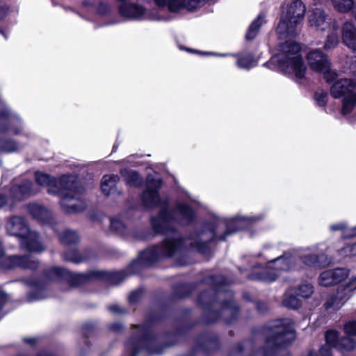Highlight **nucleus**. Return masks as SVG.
Masks as SVG:
<instances>
[{"label": "nucleus", "mask_w": 356, "mask_h": 356, "mask_svg": "<svg viewBox=\"0 0 356 356\" xmlns=\"http://www.w3.org/2000/svg\"><path fill=\"white\" fill-rule=\"evenodd\" d=\"M161 187L160 177L149 175L147 177L146 190L142 194L141 198L147 208L161 207L158 216L151 219L152 227L155 232L163 234H172V236L166 237L159 246H152L141 252L138 259L131 264V268L136 266H149L162 257L177 255L187 246L206 254L209 251V243L215 238L220 229H226L225 234L220 236V240L224 241L228 235L244 229L261 218V216H241L229 220L216 218L211 225H205L195 236L184 240L175 229L173 223H191L195 218V212L186 203L180 202H177L172 211H168L169 200L167 198H161L158 194Z\"/></svg>", "instance_id": "f257e3e1"}, {"label": "nucleus", "mask_w": 356, "mask_h": 356, "mask_svg": "<svg viewBox=\"0 0 356 356\" xmlns=\"http://www.w3.org/2000/svg\"><path fill=\"white\" fill-rule=\"evenodd\" d=\"M300 45L288 40L280 46L279 52L273 56L270 63L277 69L288 74L293 75L297 82H300L306 74L307 67L300 54Z\"/></svg>", "instance_id": "f03ea898"}, {"label": "nucleus", "mask_w": 356, "mask_h": 356, "mask_svg": "<svg viewBox=\"0 0 356 356\" xmlns=\"http://www.w3.org/2000/svg\"><path fill=\"white\" fill-rule=\"evenodd\" d=\"M6 229L10 235L20 238V245L23 250L33 252H41L45 250L38 234L30 230L26 221L22 217L15 216L10 218L6 222Z\"/></svg>", "instance_id": "7ed1b4c3"}, {"label": "nucleus", "mask_w": 356, "mask_h": 356, "mask_svg": "<svg viewBox=\"0 0 356 356\" xmlns=\"http://www.w3.org/2000/svg\"><path fill=\"white\" fill-rule=\"evenodd\" d=\"M60 184L61 188L56 195L60 198L62 209L68 213L83 211L86 204L80 197L76 178L72 175H65L60 180Z\"/></svg>", "instance_id": "20e7f679"}, {"label": "nucleus", "mask_w": 356, "mask_h": 356, "mask_svg": "<svg viewBox=\"0 0 356 356\" xmlns=\"http://www.w3.org/2000/svg\"><path fill=\"white\" fill-rule=\"evenodd\" d=\"M306 8L300 0H295L283 13L277 28L280 37L286 38L297 34V26L303 19Z\"/></svg>", "instance_id": "39448f33"}, {"label": "nucleus", "mask_w": 356, "mask_h": 356, "mask_svg": "<svg viewBox=\"0 0 356 356\" xmlns=\"http://www.w3.org/2000/svg\"><path fill=\"white\" fill-rule=\"evenodd\" d=\"M268 335L266 345L269 347H282L290 343L295 339L292 320H277L266 327Z\"/></svg>", "instance_id": "423d86ee"}, {"label": "nucleus", "mask_w": 356, "mask_h": 356, "mask_svg": "<svg viewBox=\"0 0 356 356\" xmlns=\"http://www.w3.org/2000/svg\"><path fill=\"white\" fill-rule=\"evenodd\" d=\"M296 268V257L291 252L274 259H270L266 264V270L259 275V278L264 282L275 281L283 271Z\"/></svg>", "instance_id": "0eeeda50"}, {"label": "nucleus", "mask_w": 356, "mask_h": 356, "mask_svg": "<svg viewBox=\"0 0 356 356\" xmlns=\"http://www.w3.org/2000/svg\"><path fill=\"white\" fill-rule=\"evenodd\" d=\"M120 15L131 20H143L151 19L154 20H166L168 18L159 14H150L146 12V9L138 3H121L118 8Z\"/></svg>", "instance_id": "6e6552de"}, {"label": "nucleus", "mask_w": 356, "mask_h": 356, "mask_svg": "<svg viewBox=\"0 0 356 356\" xmlns=\"http://www.w3.org/2000/svg\"><path fill=\"white\" fill-rule=\"evenodd\" d=\"M356 290V276L351 278L346 285L338 287L336 295L328 298L324 304L326 310H338L350 298Z\"/></svg>", "instance_id": "1a4fd4ad"}, {"label": "nucleus", "mask_w": 356, "mask_h": 356, "mask_svg": "<svg viewBox=\"0 0 356 356\" xmlns=\"http://www.w3.org/2000/svg\"><path fill=\"white\" fill-rule=\"evenodd\" d=\"M309 25L316 32L325 34L330 32L334 24H337L326 12L321 8H316L311 10L308 16Z\"/></svg>", "instance_id": "9d476101"}, {"label": "nucleus", "mask_w": 356, "mask_h": 356, "mask_svg": "<svg viewBox=\"0 0 356 356\" xmlns=\"http://www.w3.org/2000/svg\"><path fill=\"white\" fill-rule=\"evenodd\" d=\"M100 276L99 273L92 272L90 275L78 273L72 274L70 272L60 267H53L45 272L44 277L47 281L56 280L62 278L72 277V284L80 285L92 277Z\"/></svg>", "instance_id": "9b49d317"}, {"label": "nucleus", "mask_w": 356, "mask_h": 356, "mask_svg": "<svg viewBox=\"0 0 356 356\" xmlns=\"http://www.w3.org/2000/svg\"><path fill=\"white\" fill-rule=\"evenodd\" d=\"M0 266L5 269L21 268L33 270L38 267L39 262L31 255H14L2 258L0 260Z\"/></svg>", "instance_id": "f8f14e48"}, {"label": "nucleus", "mask_w": 356, "mask_h": 356, "mask_svg": "<svg viewBox=\"0 0 356 356\" xmlns=\"http://www.w3.org/2000/svg\"><path fill=\"white\" fill-rule=\"evenodd\" d=\"M23 127L19 120L10 118V111L0 99V132L14 135L20 134Z\"/></svg>", "instance_id": "ddd939ff"}, {"label": "nucleus", "mask_w": 356, "mask_h": 356, "mask_svg": "<svg viewBox=\"0 0 356 356\" xmlns=\"http://www.w3.org/2000/svg\"><path fill=\"white\" fill-rule=\"evenodd\" d=\"M154 2L160 9L166 7L171 12L178 11L181 8L193 11L204 3V0H154Z\"/></svg>", "instance_id": "4468645a"}, {"label": "nucleus", "mask_w": 356, "mask_h": 356, "mask_svg": "<svg viewBox=\"0 0 356 356\" xmlns=\"http://www.w3.org/2000/svg\"><path fill=\"white\" fill-rule=\"evenodd\" d=\"M307 60L311 69L316 72H323L330 66L327 56L319 49L310 51L307 54Z\"/></svg>", "instance_id": "2eb2a0df"}, {"label": "nucleus", "mask_w": 356, "mask_h": 356, "mask_svg": "<svg viewBox=\"0 0 356 356\" xmlns=\"http://www.w3.org/2000/svg\"><path fill=\"white\" fill-rule=\"evenodd\" d=\"M355 86V83L352 79H341L332 84L330 88V94L335 99L344 97L346 95L354 92Z\"/></svg>", "instance_id": "dca6fc26"}, {"label": "nucleus", "mask_w": 356, "mask_h": 356, "mask_svg": "<svg viewBox=\"0 0 356 356\" xmlns=\"http://www.w3.org/2000/svg\"><path fill=\"white\" fill-rule=\"evenodd\" d=\"M35 177L36 182L40 186L47 188V192L49 194L56 195L61 188L60 180L63 176L58 179H56L47 173L36 172Z\"/></svg>", "instance_id": "f3484780"}, {"label": "nucleus", "mask_w": 356, "mask_h": 356, "mask_svg": "<svg viewBox=\"0 0 356 356\" xmlns=\"http://www.w3.org/2000/svg\"><path fill=\"white\" fill-rule=\"evenodd\" d=\"M138 332L140 335L138 343L145 345V348L150 353H161V350L154 348V346L157 344V340L152 337L149 327L144 325H140L138 328Z\"/></svg>", "instance_id": "a211bd4d"}, {"label": "nucleus", "mask_w": 356, "mask_h": 356, "mask_svg": "<svg viewBox=\"0 0 356 356\" xmlns=\"http://www.w3.org/2000/svg\"><path fill=\"white\" fill-rule=\"evenodd\" d=\"M342 42L353 52L356 53V26L351 22H346L341 26Z\"/></svg>", "instance_id": "6ab92c4d"}, {"label": "nucleus", "mask_w": 356, "mask_h": 356, "mask_svg": "<svg viewBox=\"0 0 356 356\" xmlns=\"http://www.w3.org/2000/svg\"><path fill=\"white\" fill-rule=\"evenodd\" d=\"M96 13L104 19L103 25H113L121 22L120 19L115 14L113 7L108 3L99 2L96 7Z\"/></svg>", "instance_id": "aec40b11"}, {"label": "nucleus", "mask_w": 356, "mask_h": 356, "mask_svg": "<svg viewBox=\"0 0 356 356\" xmlns=\"http://www.w3.org/2000/svg\"><path fill=\"white\" fill-rule=\"evenodd\" d=\"M38 192L37 189L33 188V184L29 181H26L22 184H13L10 188L12 197L17 200H22Z\"/></svg>", "instance_id": "412c9836"}, {"label": "nucleus", "mask_w": 356, "mask_h": 356, "mask_svg": "<svg viewBox=\"0 0 356 356\" xmlns=\"http://www.w3.org/2000/svg\"><path fill=\"white\" fill-rule=\"evenodd\" d=\"M326 345L323 346L318 353H310L308 356H331V348H338L339 343V333L335 330H328L325 334Z\"/></svg>", "instance_id": "4be33fe9"}, {"label": "nucleus", "mask_w": 356, "mask_h": 356, "mask_svg": "<svg viewBox=\"0 0 356 356\" xmlns=\"http://www.w3.org/2000/svg\"><path fill=\"white\" fill-rule=\"evenodd\" d=\"M119 178L115 175H106L102 179L101 189L105 195H109L117 193L118 195L121 191L118 189L117 184Z\"/></svg>", "instance_id": "5701e85b"}, {"label": "nucleus", "mask_w": 356, "mask_h": 356, "mask_svg": "<svg viewBox=\"0 0 356 356\" xmlns=\"http://www.w3.org/2000/svg\"><path fill=\"white\" fill-rule=\"evenodd\" d=\"M27 284L34 290V291L30 292L28 294L29 301L42 300L46 297L44 291L47 286V282L29 280L27 281Z\"/></svg>", "instance_id": "b1692460"}, {"label": "nucleus", "mask_w": 356, "mask_h": 356, "mask_svg": "<svg viewBox=\"0 0 356 356\" xmlns=\"http://www.w3.org/2000/svg\"><path fill=\"white\" fill-rule=\"evenodd\" d=\"M334 8L341 13H355L356 3L355 0H331Z\"/></svg>", "instance_id": "393cba45"}, {"label": "nucleus", "mask_w": 356, "mask_h": 356, "mask_svg": "<svg viewBox=\"0 0 356 356\" xmlns=\"http://www.w3.org/2000/svg\"><path fill=\"white\" fill-rule=\"evenodd\" d=\"M338 24H334V26L330 29V32H326L327 34L326 40L324 44V49L325 50H330L336 47L339 44V35H338Z\"/></svg>", "instance_id": "a878e982"}, {"label": "nucleus", "mask_w": 356, "mask_h": 356, "mask_svg": "<svg viewBox=\"0 0 356 356\" xmlns=\"http://www.w3.org/2000/svg\"><path fill=\"white\" fill-rule=\"evenodd\" d=\"M28 209L33 218L42 222H45L47 220L49 212L44 207L37 204H30Z\"/></svg>", "instance_id": "bb28decb"}, {"label": "nucleus", "mask_w": 356, "mask_h": 356, "mask_svg": "<svg viewBox=\"0 0 356 356\" xmlns=\"http://www.w3.org/2000/svg\"><path fill=\"white\" fill-rule=\"evenodd\" d=\"M121 175L124 181L131 186H138L143 181L138 173L134 170L124 169L121 170Z\"/></svg>", "instance_id": "cd10ccee"}, {"label": "nucleus", "mask_w": 356, "mask_h": 356, "mask_svg": "<svg viewBox=\"0 0 356 356\" xmlns=\"http://www.w3.org/2000/svg\"><path fill=\"white\" fill-rule=\"evenodd\" d=\"M356 106V92L350 93L343 97L341 112L343 115L351 113Z\"/></svg>", "instance_id": "c85d7f7f"}, {"label": "nucleus", "mask_w": 356, "mask_h": 356, "mask_svg": "<svg viewBox=\"0 0 356 356\" xmlns=\"http://www.w3.org/2000/svg\"><path fill=\"white\" fill-rule=\"evenodd\" d=\"M256 65L257 62L251 54H245L238 56L236 65L241 69L248 70Z\"/></svg>", "instance_id": "c756f323"}, {"label": "nucleus", "mask_w": 356, "mask_h": 356, "mask_svg": "<svg viewBox=\"0 0 356 356\" xmlns=\"http://www.w3.org/2000/svg\"><path fill=\"white\" fill-rule=\"evenodd\" d=\"M264 18V15L259 14L258 17L252 22V24L249 26L247 33H246V38L248 40H252L256 37V35H257V33L259 32L260 27L261 26V25L263 24Z\"/></svg>", "instance_id": "7c9ffc66"}, {"label": "nucleus", "mask_w": 356, "mask_h": 356, "mask_svg": "<svg viewBox=\"0 0 356 356\" xmlns=\"http://www.w3.org/2000/svg\"><path fill=\"white\" fill-rule=\"evenodd\" d=\"M20 149V145L14 140L0 139V152L12 153Z\"/></svg>", "instance_id": "2f4dec72"}, {"label": "nucleus", "mask_w": 356, "mask_h": 356, "mask_svg": "<svg viewBox=\"0 0 356 356\" xmlns=\"http://www.w3.org/2000/svg\"><path fill=\"white\" fill-rule=\"evenodd\" d=\"M282 304L284 307L296 309L301 305L300 300L292 292L288 291L283 299Z\"/></svg>", "instance_id": "473e14b6"}, {"label": "nucleus", "mask_w": 356, "mask_h": 356, "mask_svg": "<svg viewBox=\"0 0 356 356\" xmlns=\"http://www.w3.org/2000/svg\"><path fill=\"white\" fill-rule=\"evenodd\" d=\"M59 238L60 242L65 245L76 244L79 240V236L77 233L72 230L63 232Z\"/></svg>", "instance_id": "72a5a7b5"}, {"label": "nucleus", "mask_w": 356, "mask_h": 356, "mask_svg": "<svg viewBox=\"0 0 356 356\" xmlns=\"http://www.w3.org/2000/svg\"><path fill=\"white\" fill-rule=\"evenodd\" d=\"M318 284L321 286H330L335 284L331 270L322 272L318 277Z\"/></svg>", "instance_id": "f704fd0d"}, {"label": "nucleus", "mask_w": 356, "mask_h": 356, "mask_svg": "<svg viewBox=\"0 0 356 356\" xmlns=\"http://www.w3.org/2000/svg\"><path fill=\"white\" fill-rule=\"evenodd\" d=\"M335 284L345 280L350 275V270L346 268H337L331 270Z\"/></svg>", "instance_id": "c9c22d12"}, {"label": "nucleus", "mask_w": 356, "mask_h": 356, "mask_svg": "<svg viewBox=\"0 0 356 356\" xmlns=\"http://www.w3.org/2000/svg\"><path fill=\"white\" fill-rule=\"evenodd\" d=\"M110 226L111 230L115 232L120 235L125 236L127 228L122 220L117 218H112L110 220Z\"/></svg>", "instance_id": "e433bc0d"}, {"label": "nucleus", "mask_w": 356, "mask_h": 356, "mask_svg": "<svg viewBox=\"0 0 356 356\" xmlns=\"http://www.w3.org/2000/svg\"><path fill=\"white\" fill-rule=\"evenodd\" d=\"M355 341L348 335L340 339L337 348L351 350L355 348Z\"/></svg>", "instance_id": "4c0bfd02"}, {"label": "nucleus", "mask_w": 356, "mask_h": 356, "mask_svg": "<svg viewBox=\"0 0 356 356\" xmlns=\"http://www.w3.org/2000/svg\"><path fill=\"white\" fill-rule=\"evenodd\" d=\"M323 255H320L319 257L315 254H307L300 257V259L302 263H304L306 266H320L319 264V259L322 257Z\"/></svg>", "instance_id": "58836bf2"}, {"label": "nucleus", "mask_w": 356, "mask_h": 356, "mask_svg": "<svg viewBox=\"0 0 356 356\" xmlns=\"http://www.w3.org/2000/svg\"><path fill=\"white\" fill-rule=\"evenodd\" d=\"M314 293V287L311 284H302L298 289V295L303 298H309Z\"/></svg>", "instance_id": "ea45409f"}, {"label": "nucleus", "mask_w": 356, "mask_h": 356, "mask_svg": "<svg viewBox=\"0 0 356 356\" xmlns=\"http://www.w3.org/2000/svg\"><path fill=\"white\" fill-rule=\"evenodd\" d=\"M66 261H72L73 263H80L83 261V258L81 256L78 251L73 250L72 251L66 252L63 255Z\"/></svg>", "instance_id": "a19ab883"}, {"label": "nucleus", "mask_w": 356, "mask_h": 356, "mask_svg": "<svg viewBox=\"0 0 356 356\" xmlns=\"http://www.w3.org/2000/svg\"><path fill=\"white\" fill-rule=\"evenodd\" d=\"M328 95L325 91H317L314 94V99L319 106H325L327 102Z\"/></svg>", "instance_id": "79ce46f5"}, {"label": "nucleus", "mask_w": 356, "mask_h": 356, "mask_svg": "<svg viewBox=\"0 0 356 356\" xmlns=\"http://www.w3.org/2000/svg\"><path fill=\"white\" fill-rule=\"evenodd\" d=\"M344 331L349 336L356 335V321H351L346 323L344 325Z\"/></svg>", "instance_id": "37998d69"}, {"label": "nucleus", "mask_w": 356, "mask_h": 356, "mask_svg": "<svg viewBox=\"0 0 356 356\" xmlns=\"http://www.w3.org/2000/svg\"><path fill=\"white\" fill-rule=\"evenodd\" d=\"M124 278L125 274L123 272H115L110 276V280L113 284H120Z\"/></svg>", "instance_id": "c03bdc74"}, {"label": "nucleus", "mask_w": 356, "mask_h": 356, "mask_svg": "<svg viewBox=\"0 0 356 356\" xmlns=\"http://www.w3.org/2000/svg\"><path fill=\"white\" fill-rule=\"evenodd\" d=\"M322 72L324 74V78L327 82H331L338 77V74L336 71L330 69V66L327 70H323Z\"/></svg>", "instance_id": "a18cd8bd"}, {"label": "nucleus", "mask_w": 356, "mask_h": 356, "mask_svg": "<svg viewBox=\"0 0 356 356\" xmlns=\"http://www.w3.org/2000/svg\"><path fill=\"white\" fill-rule=\"evenodd\" d=\"M345 256H354L356 254V243L350 245H347L341 250Z\"/></svg>", "instance_id": "49530a36"}, {"label": "nucleus", "mask_w": 356, "mask_h": 356, "mask_svg": "<svg viewBox=\"0 0 356 356\" xmlns=\"http://www.w3.org/2000/svg\"><path fill=\"white\" fill-rule=\"evenodd\" d=\"M94 3L92 0H83L81 4L83 11H88L93 7Z\"/></svg>", "instance_id": "de8ad7c7"}, {"label": "nucleus", "mask_w": 356, "mask_h": 356, "mask_svg": "<svg viewBox=\"0 0 356 356\" xmlns=\"http://www.w3.org/2000/svg\"><path fill=\"white\" fill-rule=\"evenodd\" d=\"M198 302L200 305H204V304L210 302V297L208 292L202 293L198 297Z\"/></svg>", "instance_id": "09e8293b"}, {"label": "nucleus", "mask_w": 356, "mask_h": 356, "mask_svg": "<svg viewBox=\"0 0 356 356\" xmlns=\"http://www.w3.org/2000/svg\"><path fill=\"white\" fill-rule=\"evenodd\" d=\"M8 300V296L3 291L0 290V316L2 314V309Z\"/></svg>", "instance_id": "8fccbe9b"}, {"label": "nucleus", "mask_w": 356, "mask_h": 356, "mask_svg": "<svg viewBox=\"0 0 356 356\" xmlns=\"http://www.w3.org/2000/svg\"><path fill=\"white\" fill-rule=\"evenodd\" d=\"M126 347L127 349H130V350L131 351V356H134V354L138 352L137 344L132 341L127 342Z\"/></svg>", "instance_id": "3c124183"}, {"label": "nucleus", "mask_w": 356, "mask_h": 356, "mask_svg": "<svg viewBox=\"0 0 356 356\" xmlns=\"http://www.w3.org/2000/svg\"><path fill=\"white\" fill-rule=\"evenodd\" d=\"M108 309L113 313L123 314L125 312V310L120 308L118 305H112L109 306Z\"/></svg>", "instance_id": "603ef678"}, {"label": "nucleus", "mask_w": 356, "mask_h": 356, "mask_svg": "<svg viewBox=\"0 0 356 356\" xmlns=\"http://www.w3.org/2000/svg\"><path fill=\"white\" fill-rule=\"evenodd\" d=\"M223 311L226 312L227 314L234 313L235 312V307L232 308V305L231 302H225L222 305Z\"/></svg>", "instance_id": "864d4df0"}, {"label": "nucleus", "mask_w": 356, "mask_h": 356, "mask_svg": "<svg viewBox=\"0 0 356 356\" xmlns=\"http://www.w3.org/2000/svg\"><path fill=\"white\" fill-rule=\"evenodd\" d=\"M140 296V291H134L129 296V300L131 302H136Z\"/></svg>", "instance_id": "5fc2aeb1"}, {"label": "nucleus", "mask_w": 356, "mask_h": 356, "mask_svg": "<svg viewBox=\"0 0 356 356\" xmlns=\"http://www.w3.org/2000/svg\"><path fill=\"white\" fill-rule=\"evenodd\" d=\"M346 227V224L344 222H338L336 224H333L330 226V229L332 231L341 230L343 229Z\"/></svg>", "instance_id": "6e6d98bb"}, {"label": "nucleus", "mask_w": 356, "mask_h": 356, "mask_svg": "<svg viewBox=\"0 0 356 356\" xmlns=\"http://www.w3.org/2000/svg\"><path fill=\"white\" fill-rule=\"evenodd\" d=\"M272 351H265L264 350H261L252 356H272Z\"/></svg>", "instance_id": "4d7b16f0"}, {"label": "nucleus", "mask_w": 356, "mask_h": 356, "mask_svg": "<svg viewBox=\"0 0 356 356\" xmlns=\"http://www.w3.org/2000/svg\"><path fill=\"white\" fill-rule=\"evenodd\" d=\"M7 202L6 197L3 194H0V209L6 205Z\"/></svg>", "instance_id": "13d9d810"}, {"label": "nucleus", "mask_w": 356, "mask_h": 356, "mask_svg": "<svg viewBox=\"0 0 356 356\" xmlns=\"http://www.w3.org/2000/svg\"><path fill=\"white\" fill-rule=\"evenodd\" d=\"M24 341L26 343L33 345L38 341V339L35 337L24 338Z\"/></svg>", "instance_id": "bf43d9fd"}, {"label": "nucleus", "mask_w": 356, "mask_h": 356, "mask_svg": "<svg viewBox=\"0 0 356 356\" xmlns=\"http://www.w3.org/2000/svg\"><path fill=\"white\" fill-rule=\"evenodd\" d=\"M132 236L134 238L136 239V240H142V239H145L146 237L144 236V234H139L138 233H133L132 234Z\"/></svg>", "instance_id": "052dcab7"}, {"label": "nucleus", "mask_w": 356, "mask_h": 356, "mask_svg": "<svg viewBox=\"0 0 356 356\" xmlns=\"http://www.w3.org/2000/svg\"><path fill=\"white\" fill-rule=\"evenodd\" d=\"M215 282H216V284H219V285H224L226 283L225 279L221 276L218 277L217 280Z\"/></svg>", "instance_id": "680f3d73"}, {"label": "nucleus", "mask_w": 356, "mask_h": 356, "mask_svg": "<svg viewBox=\"0 0 356 356\" xmlns=\"http://www.w3.org/2000/svg\"><path fill=\"white\" fill-rule=\"evenodd\" d=\"M356 235V227L351 229V234L346 235V237L353 236Z\"/></svg>", "instance_id": "e2e57ef3"}, {"label": "nucleus", "mask_w": 356, "mask_h": 356, "mask_svg": "<svg viewBox=\"0 0 356 356\" xmlns=\"http://www.w3.org/2000/svg\"><path fill=\"white\" fill-rule=\"evenodd\" d=\"M3 254V248L1 245V243H0V257Z\"/></svg>", "instance_id": "0e129e2a"}, {"label": "nucleus", "mask_w": 356, "mask_h": 356, "mask_svg": "<svg viewBox=\"0 0 356 356\" xmlns=\"http://www.w3.org/2000/svg\"><path fill=\"white\" fill-rule=\"evenodd\" d=\"M0 33H1V34H2V35L4 36V38H5L6 39H7V35H6V33H4V31H3L2 29H0Z\"/></svg>", "instance_id": "69168bd1"}, {"label": "nucleus", "mask_w": 356, "mask_h": 356, "mask_svg": "<svg viewBox=\"0 0 356 356\" xmlns=\"http://www.w3.org/2000/svg\"><path fill=\"white\" fill-rule=\"evenodd\" d=\"M227 296L229 298H232V292H227Z\"/></svg>", "instance_id": "338daca9"}, {"label": "nucleus", "mask_w": 356, "mask_h": 356, "mask_svg": "<svg viewBox=\"0 0 356 356\" xmlns=\"http://www.w3.org/2000/svg\"><path fill=\"white\" fill-rule=\"evenodd\" d=\"M229 54H219L218 56H229Z\"/></svg>", "instance_id": "774afa93"}]
</instances>
